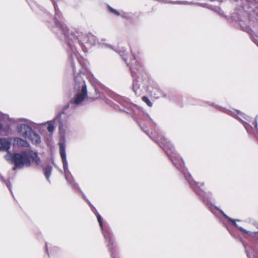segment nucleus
<instances>
[{"instance_id": "1", "label": "nucleus", "mask_w": 258, "mask_h": 258, "mask_svg": "<svg viewBox=\"0 0 258 258\" xmlns=\"http://www.w3.org/2000/svg\"><path fill=\"white\" fill-rule=\"evenodd\" d=\"M11 160L12 163L14 164V170L16 168H22L24 166H30L31 161L37 164L40 162L37 153L32 151H29L28 153L25 151L20 153H15L12 156Z\"/></svg>"}, {"instance_id": "2", "label": "nucleus", "mask_w": 258, "mask_h": 258, "mask_svg": "<svg viewBox=\"0 0 258 258\" xmlns=\"http://www.w3.org/2000/svg\"><path fill=\"white\" fill-rule=\"evenodd\" d=\"M155 142L163 149L168 157L177 168H179L178 166L184 164L183 160L176 153L174 147L167 139L161 136L155 141Z\"/></svg>"}, {"instance_id": "3", "label": "nucleus", "mask_w": 258, "mask_h": 258, "mask_svg": "<svg viewBox=\"0 0 258 258\" xmlns=\"http://www.w3.org/2000/svg\"><path fill=\"white\" fill-rule=\"evenodd\" d=\"M18 131L20 135L25 139H29L33 144H37L41 142L39 135L33 132L32 128L28 124H20L18 127Z\"/></svg>"}, {"instance_id": "4", "label": "nucleus", "mask_w": 258, "mask_h": 258, "mask_svg": "<svg viewBox=\"0 0 258 258\" xmlns=\"http://www.w3.org/2000/svg\"><path fill=\"white\" fill-rule=\"evenodd\" d=\"M102 231L105 239L108 242L107 247L110 252L111 257L119 258L115 246L114 244V241L111 232L108 230L103 229Z\"/></svg>"}, {"instance_id": "5", "label": "nucleus", "mask_w": 258, "mask_h": 258, "mask_svg": "<svg viewBox=\"0 0 258 258\" xmlns=\"http://www.w3.org/2000/svg\"><path fill=\"white\" fill-rule=\"evenodd\" d=\"M54 7L55 11V25L56 27L59 30V31L62 33L66 37L70 38V39H72V37L69 35V30L66 25L62 23V22L58 20L59 16L58 13L57 11L55 5L54 4Z\"/></svg>"}, {"instance_id": "6", "label": "nucleus", "mask_w": 258, "mask_h": 258, "mask_svg": "<svg viewBox=\"0 0 258 258\" xmlns=\"http://www.w3.org/2000/svg\"><path fill=\"white\" fill-rule=\"evenodd\" d=\"M130 69L132 74H136L143 72V68L142 64L134 58L131 62Z\"/></svg>"}, {"instance_id": "7", "label": "nucleus", "mask_w": 258, "mask_h": 258, "mask_svg": "<svg viewBox=\"0 0 258 258\" xmlns=\"http://www.w3.org/2000/svg\"><path fill=\"white\" fill-rule=\"evenodd\" d=\"M204 185V184L203 183L199 182L196 183L191 185L192 188L194 190L195 192L201 199H204L206 196L205 191L201 188V187H203Z\"/></svg>"}, {"instance_id": "8", "label": "nucleus", "mask_w": 258, "mask_h": 258, "mask_svg": "<svg viewBox=\"0 0 258 258\" xmlns=\"http://www.w3.org/2000/svg\"><path fill=\"white\" fill-rule=\"evenodd\" d=\"M204 185V184L203 183L199 182L196 183L191 185L192 188L194 190L195 192L201 199H204L206 196L205 191L201 188V187H203Z\"/></svg>"}, {"instance_id": "9", "label": "nucleus", "mask_w": 258, "mask_h": 258, "mask_svg": "<svg viewBox=\"0 0 258 258\" xmlns=\"http://www.w3.org/2000/svg\"><path fill=\"white\" fill-rule=\"evenodd\" d=\"M11 147V143L5 138H0V151H8Z\"/></svg>"}, {"instance_id": "10", "label": "nucleus", "mask_w": 258, "mask_h": 258, "mask_svg": "<svg viewBox=\"0 0 258 258\" xmlns=\"http://www.w3.org/2000/svg\"><path fill=\"white\" fill-rule=\"evenodd\" d=\"M14 143L18 146L28 147L29 146V143L25 140L20 138H16L14 139Z\"/></svg>"}, {"instance_id": "11", "label": "nucleus", "mask_w": 258, "mask_h": 258, "mask_svg": "<svg viewBox=\"0 0 258 258\" xmlns=\"http://www.w3.org/2000/svg\"><path fill=\"white\" fill-rule=\"evenodd\" d=\"M59 152H60V155L61 158L62 159V163H63V165H64L67 163V159H66V152H65V148L63 146L62 144L60 145Z\"/></svg>"}, {"instance_id": "12", "label": "nucleus", "mask_w": 258, "mask_h": 258, "mask_svg": "<svg viewBox=\"0 0 258 258\" xmlns=\"http://www.w3.org/2000/svg\"><path fill=\"white\" fill-rule=\"evenodd\" d=\"M87 95L86 85L83 83L81 86V90L77 93L76 97H86Z\"/></svg>"}, {"instance_id": "13", "label": "nucleus", "mask_w": 258, "mask_h": 258, "mask_svg": "<svg viewBox=\"0 0 258 258\" xmlns=\"http://www.w3.org/2000/svg\"><path fill=\"white\" fill-rule=\"evenodd\" d=\"M52 169V168L50 166H47L43 169L44 175L48 180L51 175Z\"/></svg>"}, {"instance_id": "14", "label": "nucleus", "mask_w": 258, "mask_h": 258, "mask_svg": "<svg viewBox=\"0 0 258 258\" xmlns=\"http://www.w3.org/2000/svg\"><path fill=\"white\" fill-rule=\"evenodd\" d=\"M93 209H94V210L93 211V212L95 213V215L96 216V217H97V220L99 222L100 228L102 230H103V221H102V217L100 216V215L98 213L97 211L94 208H93Z\"/></svg>"}, {"instance_id": "15", "label": "nucleus", "mask_w": 258, "mask_h": 258, "mask_svg": "<svg viewBox=\"0 0 258 258\" xmlns=\"http://www.w3.org/2000/svg\"><path fill=\"white\" fill-rule=\"evenodd\" d=\"M85 98H75L74 101H71V103H74L75 104L78 105L82 103Z\"/></svg>"}, {"instance_id": "16", "label": "nucleus", "mask_w": 258, "mask_h": 258, "mask_svg": "<svg viewBox=\"0 0 258 258\" xmlns=\"http://www.w3.org/2000/svg\"><path fill=\"white\" fill-rule=\"evenodd\" d=\"M144 102H145L149 106L151 107L152 103L151 101L149 99V98H142Z\"/></svg>"}, {"instance_id": "17", "label": "nucleus", "mask_w": 258, "mask_h": 258, "mask_svg": "<svg viewBox=\"0 0 258 258\" xmlns=\"http://www.w3.org/2000/svg\"><path fill=\"white\" fill-rule=\"evenodd\" d=\"M108 9L110 11V12L113 13V14L116 15V16H119L120 14L118 12H117L116 10L113 9L111 7L108 6Z\"/></svg>"}, {"instance_id": "18", "label": "nucleus", "mask_w": 258, "mask_h": 258, "mask_svg": "<svg viewBox=\"0 0 258 258\" xmlns=\"http://www.w3.org/2000/svg\"><path fill=\"white\" fill-rule=\"evenodd\" d=\"M54 127L53 124H48V125L47 126V130L49 132H50V133L53 132L54 131Z\"/></svg>"}, {"instance_id": "19", "label": "nucleus", "mask_w": 258, "mask_h": 258, "mask_svg": "<svg viewBox=\"0 0 258 258\" xmlns=\"http://www.w3.org/2000/svg\"><path fill=\"white\" fill-rule=\"evenodd\" d=\"M133 88L134 91L136 92L137 89L138 88V85L136 81H134L133 84Z\"/></svg>"}, {"instance_id": "20", "label": "nucleus", "mask_w": 258, "mask_h": 258, "mask_svg": "<svg viewBox=\"0 0 258 258\" xmlns=\"http://www.w3.org/2000/svg\"><path fill=\"white\" fill-rule=\"evenodd\" d=\"M251 123H252V125H253L254 126V129L256 130V132H258V129H257V122L255 120L252 121L251 122Z\"/></svg>"}, {"instance_id": "21", "label": "nucleus", "mask_w": 258, "mask_h": 258, "mask_svg": "<svg viewBox=\"0 0 258 258\" xmlns=\"http://www.w3.org/2000/svg\"><path fill=\"white\" fill-rule=\"evenodd\" d=\"M3 126L2 124L0 122V131L3 129Z\"/></svg>"}, {"instance_id": "22", "label": "nucleus", "mask_w": 258, "mask_h": 258, "mask_svg": "<svg viewBox=\"0 0 258 258\" xmlns=\"http://www.w3.org/2000/svg\"><path fill=\"white\" fill-rule=\"evenodd\" d=\"M248 126H249V125L247 124L245 126V127L246 129V130L248 132L249 130H248Z\"/></svg>"}, {"instance_id": "23", "label": "nucleus", "mask_w": 258, "mask_h": 258, "mask_svg": "<svg viewBox=\"0 0 258 258\" xmlns=\"http://www.w3.org/2000/svg\"><path fill=\"white\" fill-rule=\"evenodd\" d=\"M240 230L241 231H243V232H244L246 233V231H245L244 230H243L242 228H240Z\"/></svg>"}]
</instances>
